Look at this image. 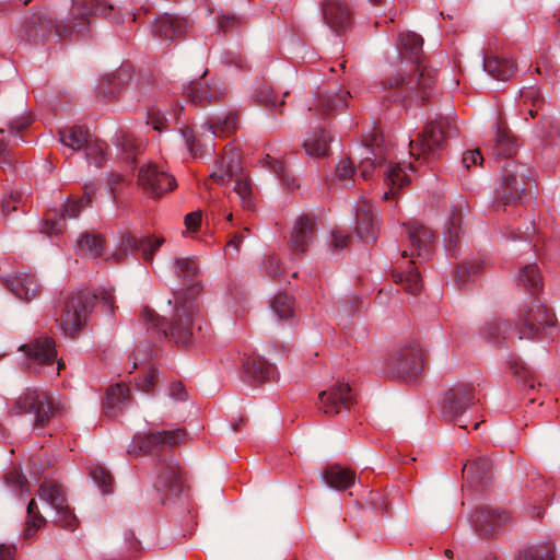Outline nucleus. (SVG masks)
<instances>
[{
	"label": "nucleus",
	"instance_id": "nucleus-50",
	"mask_svg": "<svg viewBox=\"0 0 560 560\" xmlns=\"http://www.w3.org/2000/svg\"><path fill=\"white\" fill-rule=\"evenodd\" d=\"M256 96L257 101L268 108H276L278 105L281 106L284 104L283 97H280L275 93L273 89L267 84L261 85L257 90Z\"/></svg>",
	"mask_w": 560,
	"mask_h": 560
},
{
	"label": "nucleus",
	"instance_id": "nucleus-52",
	"mask_svg": "<svg viewBox=\"0 0 560 560\" xmlns=\"http://www.w3.org/2000/svg\"><path fill=\"white\" fill-rule=\"evenodd\" d=\"M199 266L195 259L178 258L175 260V271L178 277L190 278L198 273Z\"/></svg>",
	"mask_w": 560,
	"mask_h": 560
},
{
	"label": "nucleus",
	"instance_id": "nucleus-58",
	"mask_svg": "<svg viewBox=\"0 0 560 560\" xmlns=\"http://www.w3.org/2000/svg\"><path fill=\"white\" fill-rule=\"evenodd\" d=\"M479 468L482 469V474L486 475V472L490 468V463L487 458H480L477 462L474 463H467L464 465L463 472L464 474H475L478 472Z\"/></svg>",
	"mask_w": 560,
	"mask_h": 560
},
{
	"label": "nucleus",
	"instance_id": "nucleus-40",
	"mask_svg": "<svg viewBox=\"0 0 560 560\" xmlns=\"http://www.w3.org/2000/svg\"><path fill=\"white\" fill-rule=\"evenodd\" d=\"M59 135L61 142L73 150L86 148L91 140L89 130L83 127H70L61 130Z\"/></svg>",
	"mask_w": 560,
	"mask_h": 560
},
{
	"label": "nucleus",
	"instance_id": "nucleus-61",
	"mask_svg": "<svg viewBox=\"0 0 560 560\" xmlns=\"http://www.w3.org/2000/svg\"><path fill=\"white\" fill-rule=\"evenodd\" d=\"M220 30L228 32L240 25L238 19L230 14H221L218 20Z\"/></svg>",
	"mask_w": 560,
	"mask_h": 560
},
{
	"label": "nucleus",
	"instance_id": "nucleus-16",
	"mask_svg": "<svg viewBox=\"0 0 560 560\" xmlns=\"http://www.w3.org/2000/svg\"><path fill=\"white\" fill-rule=\"evenodd\" d=\"M85 195L78 200H68L63 206V213L60 218H57L55 214L48 212L44 220L43 232L46 234H56L63 230L65 228V218H77L81 210L84 209L91 202L90 190L85 188Z\"/></svg>",
	"mask_w": 560,
	"mask_h": 560
},
{
	"label": "nucleus",
	"instance_id": "nucleus-39",
	"mask_svg": "<svg viewBox=\"0 0 560 560\" xmlns=\"http://www.w3.org/2000/svg\"><path fill=\"white\" fill-rule=\"evenodd\" d=\"M515 560H556L555 546L551 542H538L521 549Z\"/></svg>",
	"mask_w": 560,
	"mask_h": 560
},
{
	"label": "nucleus",
	"instance_id": "nucleus-11",
	"mask_svg": "<svg viewBox=\"0 0 560 560\" xmlns=\"http://www.w3.org/2000/svg\"><path fill=\"white\" fill-rule=\"evenodd\" d=\"M185 433L182 430L162 431L151 434H137L128 448V454L139 456L154 454L165 447H172L179 443Z\"/></svg>",
	"mask_w": 560,
	"mask_h": 560
},
{
	"label": "nucleus",
	"instance_id": "nucleus-47",
	"mask_svg": "<svg viewBox=\"0 0 560 560\" xmlns=\"http://www.w3.org/2000/svg\"><path fill=\"white\" fill-rule=\"evenodd\" d=\"M462 212L454 210L446 222L445 240L448 243V247L456 243L462 233Z\"/></svg>",
	"mask_w": 560,
	"mask_h": 560
},
{
	"label": "nucleus",
	"instance_id": "nucleus-13",
	"mask_svg": "<svg viewBox=\"0 0 560 560\" xmlns=\"http://www.w3.org/2000/svg\"><path fill=\"white\" fill-rule=\"evenodd\" d=\"M351 97L349 91L338 90L332 92L319 93L315 100L313 106L308 108L311 115L308 117L310 125L313 126L317 118L316 116L328 118L334 113L342 110L348 106V100Z\"/></svg>",
	"mask_w": 560,
	"mask_h": 560
},
{
	"label": "nucleus",
	"instance_id": "nucleus-35",
	"mask_svg": "<svg viewBox=\"0 0 560 560\" xmlns=\"http://www.w3.org/2000/svg\"><path fill=\"white\" fill-rule=\"evenodd\" d=\"M366 156L361 161L359 170L363 179H369L374 172L376 165L385 161L384 149L378 145L377 138L372 143L366 144Z\"/></svg>",
	"mask_w": 560,
	"mask_h": 560
},
{
	"label": "nucleus",
	"instance_id": "nucleus-22",
	"mask_svg": "<svg viewBox=\"0 0 560 560\" xmlns=\"http://www.w3.org/2000/svg\"><path fill=\"white\" fill-rule=\"evenodd\" d=\"M164 243L161 236L138 237L132 233H125L120 238V248L125 252L139 250L145 261H151L155 250Z\"/></svg>",
	"mask_w": 560,
	"mask_h": 560
},
{
	"label": "nucleus",
	"instance_id": "nucleus-4",
	"mask_svg": "<svg viewBox=\"0 0 560 560\" xmlns=\"http://www.w3.org/2000/svg\"><path fill=\"white\" fill-rule=\"evenodd\" d=\"M556 317L540 300L534 299L518 314L515 330L518 339H535L547 327L553 326Z\"/></svg>",
	"mask_w": 560,
	"mask_h": 560
},
{
	"label": "nucleus",
	"instance_id": "nucleus-18",
	"mask_svg": "<svg viewBox=\"0 0 560 560\" xmlns=\"http://www.w3.org/2000/svg\"><path fill=\"white\" fill-rule=\"evenodd\" d=\"M475 402L474 387L467 384L457 385L450 389L444 399V412L455 418L462 416L463 412Z\"/></svg>",
	"mask_w": 560,
	"mask_h": 560
},
{
	"label": "nucleus",
	"instance_id": "nucleus-24",
	"mask_svg": "<svg viewBox=\"0 0 560 560\" xmlns=\"http://www.w3.org/2000/svg\"><path fill=\"white\" fill-rule=\"evenodd\" d=\"M244 373L253 383L275 378L276 368L259 355H249L244 361Z\"/></svg>",
	"mask_w": 560,
	"mask_h": 560
},
{
	"label": "nucleus",
	"instance_id": "nucleus-56",
	"mask_svg": "<svg viewBox=\"0 0 560 560\" xmlns=\"http://www.w3.org/2000/svg\"><path fill=\"white\" fill-rule=\"evenodd\" d=\"M158 382V373L155 370H150L142 378L137 382V386L144 393H150L155 383Z\"/></svg>",
	"mask_w": 560,
	"mask_h": 560
},
{
	"label": "nucleus",
	"instance_id": "nucleus-38",
	"mask_svg": "<svg viewBox=\"0 0 560 560\" xmlns=\"http://www.w3.org/2000/svg\"><path fill=\"white\" fill-rule=\"evenodd\" d=\"M410 182L409 176L406 173V168L401 167L400 164H390L385 173V183L388 186V191L384 194L385 199L394 197L395 192L401 189L405 185Z\"/></svg>",
	"mask_w": 560,
	"mask_h": 560
},
{
	"label": "nucleus",
	"instance_id": "nucleus-23",
	"mask_svg": "<svg viewBox=\"0 0 560 560\" xmlns=\"http://www.w3.org/2000/svg\"><path fill=\"white\" fill-rule=\"evenodd\" d=\"M510 518L511 516L506 511H478L472 516V524L480 535L492 536L506 524Z\"/></svg>",
	"mask_w": 560,
	"mask_h": 560
},
{
	"label": "nucleus",
	"instance_id": "nucleus-57",
	"mask_svg": "<svg viewBox=\"0 0 560 560\" xmlns=\"http://www.w3.org/2000/svg\"><path fill=\"white\" fill-rule=\"evenodd\" d=\"M21 201L22 195L19 191L11 192L2 201V212L8 214L9 212L16 210Z\"/></svg>",
	"mask_w": 560,
	"mask_h": 560
},
{
	"label": "nucleus",
	"instance_id": "nucleus-31",
	"mask_svg": "<svg viewBox=\"0 0 560 560\" xmlns=\"http://www.w3.org/2000/svg\"><path fill=\"white\" fill-rule=\"evenodd\" d=\"M542 103L544 100L540 95V92L536 88H524L521 91L518 100L520 114L524 116L525 120L528 119L527 116H529L530 118H535Z\"/></svg>",
	"mask_w": 560,
	"mask_h": 560
},
{
	"label": "nucleus",
	"instance_id": "nucleus-51",
	"mask_svg": "<svg viewBox=\"0 0 560 560\" xmlns=\"http://www.w3.org/2000/svg\"><path fill=\"white\" fill-rule=\"evenodd\" d=\"M93 480L97 483L103 493H110L113 490V477L108 470L102 466H95L90 472Z\"/></svg>",
	"mask_w": 560,
	"mask_h": 560
},
{
	"label": "nucleus",
	"instance_id": "nucleus-2",
	"mask_svg": "<svg viewBox=\"0 0 560 560\" xmlns=\"http://www.w3.org/2000/svg\"><path fill=\"white\" fill-rule=\"evenodd\" d=\"M422 44V38L415 33L405 32L399 35L398 49L401 56L409 59L415 65L417 75L408 80L400 75L395 77L388 80V89L406 84L409 90L419 89L425 91L432 86L435 79V70L421 65Z\"/></svg>",
	"mask_w": 560,
	"mask_h": 560
},
{
	"label": "nucleus",
	"instance_id": "nucleus-46",
	"mask_svg": "<svg viewBox=\"0 0 560 560\" xmlns=\"http://www.w3.org/2000/svg\"><path fill=\"white\" fill-rule=\"evenodd\" d=\"M118 144H119L121 154L124 155L125 160L130 162L131 164H133L136 161V156L142 150V142L138 141L130 133H124L119 138Z\"/></svg>",
	"mask_w": 560,
	"mask_h": 560
},
{
	"label": "nucleus",
	"instance_id": "nucleus-30",
	"mask_svg": "<svg viewBox=\"0 0 560 560\" xmlns=\"http://www.w3.org/2000/svg\"><path fill=\"white\" fill-rule=\"evenodd\" d=\"M355 217L358 234L362 238L373 237L376 231V223L371 203L366 200L360 201L355 210Z\"/></svg>",
	"mask_w": 560,
	"mask_h": 560
},
{
	"label": "nucleus",
	"instance_id": "nucleus-36",
	"mask_svg": "<svg viewBox=\"0 0 560 560\" xmlns=\"http://www.w3.org/2000/svg\"><path fill=\"white\" fill-rule=\"evenodd\" d=\"M483 67L491 77L502 81L512 78L515 71L513 60L499 56L488 57L483 62Z\"/></svg>",
	"mask_w": 560,
	"mask_h": 560
},
{
	"label": "nucleus",
	"instance_id": "nucleus-63",
	"mask_svg": "<svg viewBox=\"0 0 560 560\" xmlns=\"http://www.w3.org/2000/svg\"><path fill=\"white\" fill-rule=\"evenodd\" d=\"M349 236L341 232V231H335L331 234V246L334 248H343L348 245Z\"/></svg>",
	"mask_w": 560,
	"mask_h": 560
},
{
	"label": "nucleus",
	"instance_id": "nucleus-41",
	"mask_svg": "<svg viewBox=\"0 0 560 560\" xmlns=\"http://www.w3.org/2000/svg\"><path fill=\"white\" fill-rule=\"evenodd\" d=\"M106 9H113L106 0H77L72 4V14L85 19L91 13H104Z\"/></svg>",
	"mask_w": 560,
	"mask_h": 560
},
{
	"label": "nucleus",
	"instance_id": "nucleus-44",
	"mask_svg": "<svg viewBox=\"0 0 560 560\" xmlns=\"http://www.w3.org/2000/svg\"><path fill=\"white\" fill-rule=\"evenodd\" d=\"M104 248L105 242L100 235H84L78 243L79 253L90 257L102 256Z\"/></svg>",
	"mask_w": 560,
	"mask_h": 560
},
{
	"label": "nucleus",
	"instance_id": "nucleus-32",
	"mask_svg": "<svg viewBox=\"0 0 560 560\" xmlns=\"http://www.w3.org/2000/svg\"><path fill=\"white\" fill-rule=\"evenodd\" d=\"M516 148L515 139L510 129L505 125L499 124L495 129L492 153L497 156L511 158L516 153Z\"/></svg>",
	"mask_w": 560,
	"mask_h": 560
},
{
	"label": "nucleus",
	"instance_id": "nucleus-43",
	"mask_svg": "<svg viewBox=\"0 0 560 560\" xmlns=\"http://www.w3.org/2000/svg\"><path fill=\"white\" fill-rule=\"evenodd\" d=\"M259 163L262 167L270 168L278 177L281 178L282 183L289 188L294 189L298 187L296 180L294 177H290L287 173L283 163L275 156H271L270 153H267L265 158H262Z\"/></svg>",
	"mask_w": 560,
	"mask_h": 560
},
{
	"label": "nucleus",
	"instance_id": "nucleus-33",
	"mask_svg": "<svg viewBox=\"0 0 560 560\" xmlns=\"http://www.w3.org/2000/svg\"><path fill=\"white\" fill-rule=\"evenodd\" d=\"M208 130L215 137H230L238 128V116L236 112H228L207 122Z\"/></svg>",
	"mask_w": 560,
	"mask_h": 560
},
{
	"label": "nucleus",
	"instance_id": "nucleus-54",
	"mask_svg": "<svg viewBox=\"0 0 560 560\" xmlns=\"http://www.w3.org/2000/svg\"><path fill=\"white\" fill-rule=\"evenodd\" d=\"M482 161L483 158L478 149L466 151L462 159V163L466 170H470L472 166L481 165Z\"/></svg>",
	"mask_w": 560,
	"mask_h": 560
},
{
	"label": "nucleus",
	"instance_id": "nucleus-45",
	"mask_svg": "<svg viewBox=\"0 0 560 560\" xmlns=\"http://www.w3.org/2000/svg\"><path fill=\"white\" fill-rule=\"evenodd\" d=\"M520 282L533 294L542 288V278L536 265H527L520 271Z\"/></svg>",
	"mask_w": 560,
	"mask_h": 560
},
{
	"label": "nucleus",
	"instance_id": "nucleus-59",
	"mask_svg": "<svg viewBox=\"0 0 560 560\" xmlns=\"http://www.w3.org/2000/svg\"><path fill=\"white\" fill-rule=\"evenodd\" d=\"M202 214L200 211H195L186 214L185 225L188 232H197L201 224Z\"/></svg>",
	"mask_w": 560,
	"mask_h": 560
},
{
	"label": "nucleus",
	"instance_id": "nucleus-3",
	"mask_svg": "<svg viewBox=\"0 0 560 560\" xmlns=\"http://www.w3.org/2000/svg\"><path fill=\"white\" fill-rule=\"evenodd\" d=\"M242 160L238 150L230 149L214 162L210 179L217 184H225L231 178L236 177L234 191L240 198L241 206L244 209L254 207L253 188L248 177L242 173Z\"/></svg>",
	"mask_w": 560,
	"mask_h": 560
},
{
	"label": "nucleus",
	"instance_id": "nucleus-53",
	"mask_svg": "<svg viewBox=\"0 0 560 560\" xmlns=\"http://www.w3.org/2000/svg\"><path fill=\"white\" fill-rule=\"evenodd\" d=\"M354 174L353 164L350 159L340 160L336 167V175L340 180H352Z\"/></svg>",
	"mask_w": 560,
	"mask_h": 560
},
{
	"label": "nucleus",
	"instance_id": "nucleus-20",
	"mask_svg": "<svg viewBox=\"0 0 560 560\" xmlns=\"http://www.w3.org/2000/svg\"><path fill=\"white\" fill-rule=\"evenodd\" d=\"M26 352L27 359L34 365L52 364L57 358L55 341L50 337H39L20 348Z\"/></svg>",
	"mask_w": 560,
	"mask_h": 560
},
{
	"label": "nucleus",
	"instance_id": "nucleus-62",
	"mask_svg": "<svg viewBox=\"0 0 560 560\" xmlns=\"http://www.w3.org/2000/svg\"><path fill=\"white\" fill-rule=\"evenodd\" d=\"M264 268L266 272L272 278H276L280 275V261L275 256H270L265 260Z\"/></svg>",
	"mask_w": 560,
	"mask_h": 560
},
{
	"label": "nucleus",
	"instance_id": "nucleus-37",
	"mask_svg": "<svg viewBox=\"0 0 560 560\" xmlns=\"http://www.w3.org/2000/svg\"><path fill=\"white\" fill-rule=\"evenodd\" d=\"M415 260L408 261V268L404 271H395L393 273L396 283L401 284L406 292L416 295L422 290V281L419 272L412 267Z\"/></svg>",
	"mask_w": 560,
	"mask_h": 560
},
{
	"label": "nucleus",
	"instance_id": "nucleus-42",
	"mask_svg": "<svg viewBox=\"0 0 560 560\" xmlns=\"http://www.w3.org/2000/svg\"><path fill=\"white\" fill-rule=\"evenodd\" d=\"M271 308L279 319L289 320L295 316L294 299L288 294H277L271 301Z\"/></svg>",
	"mask_w": 560,
	"mask_h": 560
},
{
	"label": "nucleus",
	"instance_id": "nucleus-21",
	"mask_svg": "<svg viewBox=\"0 0 560 560\" xmlns=\"http://www.w3.org/2000/svg\"><path fill=\"white\" fill-rule=\"evenodd\" d=\"M408 235L410 243L415 249V252H411L408 254L407 250H404L401 253V257L405 259L407 257H425L431 248V245L433 243V233L424 225L417 221H412L408 223Z\"/></svg>",
	"mask_w": 560,
	"mask_h": 560
},
{
	"label": "nucleus",
	"instance_id": "nucleus-60",
	"mask_svg": "<svg viewBox=\"0 0 560 560\" xmlns=\"http://www.w3.org/2000/svg\"><path fill=\"white\" fill-rule=\"evenodd\" d=\"M488 330H489V335L491 337H497V336L502 335L503 338H508L510 325L504 320H500L498 323H494L493 325H489Z\"/></svg>",
	"mask_w": 560,
	"mask_h": 560
},
{
	"label": "nucleus",
	"instance_id": "nucleus-34",
	"mask_svg": "<svg viewBox=\"0 0 560 560\" xmlns=\"http://www.w3.org/2000/svg\"><path fill=\"white\" fill-rule=\"evenodd\" d=\"M188 100L196 105H206L212 103L213 100L220 98V94L213 91L210 85L199 80L191 82L185 90Z\"/></svg>",
	"mask_w": 560,
	"mask_h": 560
},
{
	"label": "nucleus",
	"instance_id": "nucleus-8",
	"mask_svg": "<svg viewBox=\"0 0 560 560\" xmlns=\"http://www.w3.org/2000/svg\"><path fill=\"white\" fill-rule=\"evenodd\" d=\"M425 351L417 341L397 349L388 359L387 366L398 376L417 378L424 369Z\"/></svg>",
	"mask_w": 560,
	"mask_h": 560
},
{
	"label": "nucleus",
	"instance_id": "nucleus-5",
	"mask_svg": "<svg viewBox=\"0 0 560 560\" xmlns=\"http://www.w3.org/2000/svg\"><path fill=\"white\" fill-rule=\"evenodd\" d=\"M450 129L451 121L444 117L429 122L418 138L410 141V154L423 160L434 158L443 149Z\"/></svg>",
	"mask_w": 560,
	"mask_h": 560
},
{
	"label": "nucleus",
	"instance_id": "nucleus-7",
	"mask_svg": "<svg viewBox=\"0 0 560 560\" xmlns=\"http://www.w3.org/2000/svg\"><path fill=\"white\" fill-rule=\"evenodd\" d=\"M528 186L526 167L513 161L508 162L503 168L502 180L495 189V207L514 203L521 199Z\"/></svg>",
	"mask_w": 560,
	"mask_h": 560
},
{
	"label": "nucleus",
	"instance_id": "nucleus-19",
	"mask_svg": "<svg viewBox=\"0 0 560 560\" xmlns=\"http://www.w3.org/2000/svg\"><path fill=\"white\" fill-rule=\"evenodd\" d=\"M323 11L326 24L336 33L346 32L352 24V12L343 1H327Z\"/></svg>",
	"mask_w": 560,
	"mask_h": 560
},
{
	"label": "nucleus",
	"instance_id": "nucleus-64",
	"mask_svg": "<svg viewBox=\"0 0 560 560\" xmlns=\"http://www.w3.org/2000/svg\"><path fill=\"white\" fill-rule=\"evenodd\" d=\"M170 396L178 400H185L187 394L184 385L180 382L172 383L170 385Z\"/></svg>",
	"mask_w": 560,
	"mask_h": 560
},
{
	"label": "nucleus",
	"instance_id": "nucleus-10",
	"mask_svg": "<svg viewBox=\"0 0 560 560\" xmlns=\"http://www.w3.org/2000/svg\"><path fill=\"white\" fill-rule=\"evenodd\" d=\"M38 497L55 510L56 524L70 529L77 526V517L68 506L61 485L55 481L43 482L38 490Z\"/></svg>",
	"mask_w": 560,
	"mask_h": 560
},
{
	"label": "nucleus",
	"instance_id": "nucleus-29",
	"mask_svg": "<svg viewBox=\"0 0 560 560\" xmlns=\"http://www.w3.org/2000/svg\"><path fill=\"white\" fill-rule=\"evenodd\" d=\"M129 387L126 384L110 386L105 396L104 409L108 417H116L127 404Z\"/></svg>",
	"mask_w": 560,
	"mask_h": 560
},
{
	"label": "nucleus",
	"instance_id": "nucleus-15",
	"mask_svg": "<svg viewBox=\"0 0 560 560\" xmlns=\"http://www.w3.org/2000/svg\"><path fill=\"white\" fill-rule=\"evenodd\" d=\"M154 487L165 498L171 499L178 495L183 490V480L178 464L173 460L160 464Z\"/></svg>",
	"mask_w": 560,
	"mask_h": 560
},
{
	"label": "nucleus",
	"instance_id": "nucleus-17",
	"mask_svg": "<svg viewBox=\"0 0 560 560\" xmlns=\"http://www.w3.org/2000/svg\"><path fill=\"white\" fill-rule=\"evenodd\" d=\"M316 231V223L313 217L300 215L291 232L289 238V247L294 254H303L307 250L310 243L313 241Z\"/></svg>",
	"mask_w": 560,
	"mask_h": 560
},
{
	"label": "nucleus",
	"instance_id": "nucleus-25",
	"mask_svg": "<svg viewBox=\"0 0 560 560\" xmlns=\"http://www.w3.org/2000/svg\"><path fill=\"white\" fill-rule=\"evenodd\" d=\"M324 482L338 491H343L354 485L355 474L353 470L338 464L330 465L322 474Z\"/></svg>",
	"mask_w": 560,
	"mask_h": 560
},
{
	"label": "nucleus",
	"instance_id": "nucleus-9",
	"mask_svg": "<svg viewBox=\"0 0 560 560\" xmlns=\"http://www.w3.org/2000/svg\"><path fill=\"white\" fill-rule=\"evenodd\" d=\"M26 412H34L36 425L44 427L54 415L55 407L46 393L27 389L9 409V413L12 416Z\"/></svg>",
	"mask_w": 560,
	"mask_h": 560
},
{
	"label": "nucleus",
	"instance_id": "nucleus-49",
	"mask_svg": "<svg viewBox=\"0 0 560 560\" xmlns=\"http://www.w3.org/2000/svg\"><path fill=\"white\" fill-rule=\"evenodd\" d=\"M85 149L88 159L96 166H102L103 162L106 160V143L98 139H91Z\"/></svg>",
	"mask_w": 560,
	"mask_h": 560
},
{
	"label": "nucleus",
	"instance_id": "nucleus-14",
	"mask_svg": "<svg viewBox=\"0 0 560 560\" xmlns=\"http://www.w3.org/2000/svg\"><path fill=\"white\" fill-rule=\"evenodd\" d=\"M353 400L351 388L346 383H336L318 395V407L326 415H337L349 409Z\"/></svg>",
	"mask_w": 560,
	"mask_h": 560
},
{
	"label": "nucleus",
	"instance_id": "nucleus-6",
	"mask_svg": "<svg viewBox=\"0 0 560 560\" xmlns=\"http://www.w3.org/2000/svg\"><path fill=\"white\" fill-rule=\"evenodd\" d=\"M96 296L89 291H80L70 295L57 319L62 331L68 336L78 334L88 320Z\"/></svg>",
	"mask_w": 560,
	"mask_h": 560
},
{
	"label": "nucleus",
	"instance_id": "nucleus-27",
	"mask_svg": "<svg viewBox=\"0 0 560 560\" xmlns=\"http://www.w3.org/2000/svg\"><path fill=\"white\" fill-rule=\"evenodd\" d=\"M5 283L16 298L25 301L32 300L38 292V285L34 277L28 273L19 272L5 279Z\"/></svg>",
	"mask_w": 560,
	"mask_h": 560
},
{
	"label": "nucleus",
	"instance_id": "nucleus-28",
	"mask_svg": "<svg viewBox=\"0 0 560 560\" xmlns=\"http://www.w3.org/2000/svg\"><path fill=\"white\" fill-rule=\"evenodd\" d=\"M187 28V21L179 16L164 14L154 25L155 34L164 39H173L182 36Z\"/></svg>",
	"mask_w": 560,
	"mask_h": 560
},
{
	"label": "nucleus",
	"instance_id": "nucleus-26",
	"mask_svg": "<svg viewBox=\"0 0 560 560\" xmlns=\"http://www.w3.org/2000/svg\"><path fill=\"white\" fill-rule=\"evenodd\" d=\"M331 137L325 128L314 129L308 132L303 141V148L307 155L324 158L329 152Z\"/></svg>",
	"mask_w": 560,
	"mask_h": 560
},
{
	"label": "nucleus",
	"instance_id": "nucleus-55",
	"mask_svg": "<svg viewBox=\"0 0 560 560\" xmlns=\"http://www.w3.org/2000/svg\"><path fill=\"white\" fill-rule=\"evenodd\" d=\"M4 481L9 487L18 491L22 490L25 483V478L22 476L19 469L14 468L4 476Z\"/></svg>",
	"mask_w": 560,
	"mask_h": 560
},
{
	"label": "nucleus",
	"instance_id": "nucleus-48",
	"mask_svg": "<svg viewBox=\"0 0 560 560\" xmlns=\"http://www.w3.org/2000/svg\"><path fill=\"white\" fill-rule=\"evenodd\" d=\"M43 524L44 518L37 510V504L35 500H31L27 505V522L24 532L25 538H31Z\"/></svg>",
	"mask_w": 560,
	"mask_h": 560
},
{
	"label": "nucleus",
	"instance_id": "nucleus-12",
	"mask_svg": "<svg viewBox=\"0 0 560 560\" xmlns=\"http://www.w3.org/2000/svg\"><path fill=\"white\" fill-rule=\"evenodd\" d=\"M138 185L149 197L160 198L176 187V180L158 165L148 164L139 170Z\"/></svg>",
	"mask_w": 560,
	"mask_h": 560
},
{
	"label": "nucleus",
	"instance_id": "nucleus-1",
	"mask_svg": "<svg viewBox=\"0 0 560 560\" xmlns=\"http://www.w3.org/2000/svg\"><path fill=\"white\" fill-rule=\"evenodd\" d=\"M201 285L194 283L174 294V310L168 323L160 318L152 310L145 308L144 319L159 328L164 337L180 346H189L198 339L202 329V319L198 316L197 296Z\"/></svg>",
	"mask_w": 560,
	"mask_h": 560
}]
</instances>
